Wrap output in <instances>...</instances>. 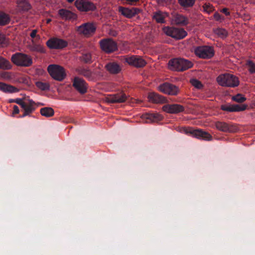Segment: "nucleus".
I'll return each instance as SVG.
<instances>
[{
	"label": "nucleus",
	"instance_id": "nucleus-1",
	"mask_svg": "<svg viewBox=\"0 0 255 255\" xmlns=\"http://www.w3.org/2000/svg\"><path fill=\"white\" fill-rule=\"evenodd\" d=\"M216 80L218 84L222 87L234 88L240 84L238 77L229 73L220 75L217 77Z\"/></svg>",
	"mask_w": 255,
	"mask_h": 255
},
{
	"label": "nucleus",
	"instance_id": "nucleus-2",
	"mask_svg": "<svg viewBox=\"0 0 255 255\" xmlns=\"http://www.w3.org/2000/svg\"><path fill=\"white\" fill-rule=\"evenodd\" d=\"M192 62L182 58H174L168 62L169 69L173 71H183L192 67Z\"/></svg>",
	"mask_w": 255,
	"mask_h": 255
},
{
	"label": "nucleus",
	"instance_id": "nucleus-3",
	"mask_svg": "<svg viewBox=\"0 0 255 255\" xmlns=\"http://www.w3.org/2000/svg\"><path fill=\"white\" fill-rule=\"evenodd\" d=\"M47 71L51 77L58 81H63L66 77L65 69L56 64H51L48 66Z\"/></svg>",
	"mask_w": 255,
	"mask_h": 255
},
{
	"label": "nucleus",
	"instance_id": "nucleus-4",
	"mask_svg": "<svg viewBox=\"0 0 255 255\" xmlns=\"http://www.w3.org/2000/svg\"><path fill=\"white\" fill-rule=\"evenodd\" d=\"M11 61L16 65L22 67H29L32 64V59L30 56L17 53L11 56Z\"/></svg>",
	"mask_w": 255,
	"mask_h": 255
},
{
	"label": "nucleus",
	"instance_id": "nucleus-5",
	"mask_svg": "<svg viewBox=\"0 0 255 255\" xmlns=\"http://www.w3.org/2000/svg\"><path fill=\"white\" fill-rule=\"evenodd\" d=\"M162 30L167 35L176 39H182L187 34V32L183 28L166 26Z\"/></svg>",
	"mask_w": 255,
	"mask_h": 255
},
{
	"label": "nucleus",
	"instance_id": "nucleus-6",
	"mask_svg": "<svg viewBox=\"0 0 255 255\" xmlns=\"http://www.w3.org/2000/svg\"><path fill=\"white\" fill-rule=\"evenodd\" d=\"M100 45L101 49L107 53H111L118 50L117 43L111 38L101 40Z\"/></svg>",
	"mask_w": 255,
	"mask_h": 255
},
{
	"label": "nucleus",
	"instance_id": "nucleus-7",
	"mask_svg": "<svg viewBox=\"0 0 255 255\" xmlns=\"http://www.w3.org/2000/svg\"><path fill=\"white\" fill-rule=\"evenodd\" d=\"M96 29V26L94 23L87 22L77 27L76 31L80 34L89 37L95 32Z\"/></svg>",
	"mask_w": 255,
	"mask_h": 255
},
{
	"label": "nucleus",
	"instance_id": "nucleus-8",
	"mask_svg": "<svg viewBox=\"0 0 255 255\" xmlns=\"http://www.w3.org/2000/svg\"><path fill=\"white\" fill-rule=\"evenodd\" d=\"M75 5L81 11H93L96 8L95 4L88 0H76Z\"/></svg>",
	"mask_w": 255,
	"mask_h": 255
},
{
	"label": "nucleus",
	"instance_id": "nucleus-9",
	"mask_svg": "<svg viewBox=\"0 0 255 255\" xmlns=\"http://www.w3.org/2000/svg\"><path fill=\"white\" fill-rule=\"evenodd\" d=\"M158 89L160 92L172 96L177 95L179 92L178 87L168 83H165L159 85Z\"/></svg>",
	"mask_w": 255,
	"mask_h": 255
},
{
	"label": "nucleus",
	"instance_id": "nucleus-10",
	"mask_svg": "<svg viewBox=\"0 0 255 255\" xmlns=\"http://www.w3.org/2000/svg\"><path fill=\"white\" fill-rule=\"evenodd\" d=\"M196 54L200 58L206 59L211 58L214 55L213 48L209 46L198 47L195 50Z\"/></svg>",
	"mask_w": 255,
	"mask_h": 255
},
{
	"label": "nucleus",
	"instance_id": "nucleus-11",
	"mask_svg": "<svg viewBox=\"0 0 255 255\" xmlns=\"http://www.w3.org/2000/svg\"><path fill=\"white\" fill-rule=\"evenodd\" d=\"M125 61L129 65L136 68H142L145 66L146 62L144 59L140 56H132L125 58Z\"/></svg>",
	"mask_w": 255,
	"mask_h": 255
},
{
	"label": "nucleus",
	"instance_id": "nucleus-12",
	"mask_svg": "<svg viewBox=\"0 0 255 255\" xmlns=\"http://www.w3.org/2000/svg\"><path fill=\"white\" fill-rule=\"evenodd\" d=\"M73 86L81 94H84L87 92L88 84L82 78L75 77L73 81Z\"/></svg>",
	"mask_w": 255,
	"mask_h": 255
},
{
	"label": "nucleus",
	"instance_id": "nucleus-13",
	"mask_svg": "<svg viewBox=\"0 0 255 255\" xmlns=\"http://www.w3.org/2000/svg\"><path fill=\"white\" fill-rule=\"evenodd\" d=\"M127 99V96L123 92L110 95L105 98V101L108 103H122Z\"/></svg>",
	"mask_w": 255,
	"mask_h": 255
},
{
	"label": "nucleus",
	"instance_id": "nucleus-14",
	"mask_svg": "<svg viewBox=\"0 0 255 255\" xmlns=\"http://www.w3.org/2000/svg\"><path fill=\"white\" fill-rule=\"evenodd\" d=\"M47 46L50 49H62L67 46V42L62 39L53 38L48 40Z\"/></svg>",
	"mask_w": 255,
	"mask_h": 255
},
{
	"label": "nucleus",
	"instance_id": "nucleus-15",
	"mask_svg": "<svg viewBox=\"0 0 255 255\" xmlns=\"http://www.w3.org/2000/svg\"><path fill=\"white\" fill-rule=\"evenodd\" d=\"M13 102L20 105L24 110V112L22 117H25L30 115L34 110V108L33 107L34 104L33 102L30 101L29 103H26L23 102V100L21 99H15L13 100Z\"/></svg>",
	"mask_w": 255,
	"mask_h": 255
},
{
	"label": "nucleus",
	"instance_id": "nucleus-16",
	"mask_svg": "<svg viewBox=\"0 0 255 255\" xmlns=\"http://www.w3.org/2000/svg\"><path fill=\"white\" fill-rule=\"evenodd\" d=\"M162 110L169 114H178L183 112L184 107L179 104H166L162 107Z\"/></svg>",
	"mask_w": 255,
	"mask_h": 255
},
{
	"label": "nucleus",
	"instance_id": "nucleus-17",
	"mask_svg": "<svg viewBox=\"0 0 255 255\" xmlns=\"http://www.w3.org/2000/svg\"><path fill=\"white\" fill-rule=\"evenodd\" d=\"M119 11L122 15L128 18H131L135 14L138 13L140 10L139 8L133 7L132 8H126L122 6L119 7Z\"/></svg>",
	"mask_w": 255,
	"mask_h": 255
},
{
	"label": "nucleus",
	"instance_id": "nucleus-18",
	"mask_svg": "<svg viewBox=\"0 0 255 255\" xmlns=\"http://www.w3.org/2000/svg\"><path fill=\"white\" fill-rule=\"evenodd\" d=\"M186 132L190 133L197 138H202L208 140L212 139V136L210 133L201 129H190Z\"/></svg>",
	"mask_w": 255,
	"mask_h": 255
},
{
	"label": "nucleus",
	"instance_id": "nucleus-19",
	"mask_svg": "<svg viewBox=\"0 0 255 255\" xmlns=\"http://www.w3.org/2000/svg\"><path fill=\"white\" fill-rule=\"evenodd\" d=\"M147 98L148 101L153 104L167 103V101L165 97L154 92L149 93Z\"/></svg>",
	"mask_w": 255,
	"mask_h": 255
},
{
	"label": "nucleus",
	"instance_id": "nucleus-20",
	"mask_svg": "<svg viewBox=\"0 0 255 255\" xmlns=\"http://www.w3.org/2000/svg\"><path fill=\"white\" fill-rule=\"evenodd\" d=\"M58 14L62 19L66 20H74L77 18L76 14L66 9H60L58 10Z\"/></svg>",
	"mask_w": 255,
	"mask_h": 255
},
{
	"label": "nucleus",
	"instance_id": "nucleus-21",
	"mask_svg": "<svg viewBox=\"0 0 255 255\" xmlns=\"http://www.w3.org/2000/svg\"><path fill=\"white\" fill-rule=\"evenodd\" d=\"M216 127L219 130L224 132H235L237 130L236 126L224 122H217L216 123Z\"/></svg>",
	"mask_w": 255,
	"mask_h": 255
},
{
	"label": "nucleus",
	"instance_id": "nucleus-22",
	"mask_svg": "<svg viewBox=\"0 0 255 255\" xmlns=\"http://www.w3.org/2000/svg\"><path fill=\"white\" fill-rule=\"evenodd\" d=\"M106 70L111 74H116L121 71V66L116 62H112L107 64L105 66Z\"/></svg>",
	"mask_w": 255,
	"mask_h": 255
},
{
	"label": "nucleus",
	"instance_id": "nucleus-23",
	"mask_svg": "<svg viewBox=\"0 0 255 255\" xmlns=\"http://www.w3.org/2000/svg\"><path fill=\"white\" fill-rule=\"evenodd\" d=\"M77 73L88 79H92L93 76V72L88 68L80 67L76 69Z\"/></svg>",
	"mask_w": 255,
	"mask_h": 255
},
{
	"label": "nucleus",
	"instance_id": "nucleus-24",
	"mask_svg": "<svg viewBox=\"0 0 255 255\" xmlns=\"http://www.w3.org/2000/svg\"><path fill=\"white\" fill-rule=\"evenodd\" d=\"M173 21L175 24L186 25L188 23V18L184 16L177 14L174 15Z\"/></svg>",
	"mask_w": 255,
	"mask_h": 255
},
{
	"label": "nucleus",
	"instance_id": "nucleus-25",
	"mask_svg": "<svg viewBox=\"0 0 255 255\" xmlns=\"http://www.w3.org/2000/svg\"><path fill=\"white\" fill-rule=\"evenodd\" d=\"M142 117L151 123L157 122L162 119V117L158 114H146L143 115Z\"/></svg>",
	"mask_w": 255,
	"mask_h": 255
},
{
	"label": "nucleus",
	"instance_id": "nucleus-26",
	"mask_svg": "<svg viewBox=\"0 0 255 255\" xmlns=\"http://www.w3.org/2000/svg\"><path fill=\"white\" fill-rule=\"evenodd\" d=\"M0 90L4 92L10 93L16 92L18 91L16 87L1 82H0Z\"/></svg>",
	"mask_w": 255,
	"mask_h": 255
},
{
	"label": "nucleus",
	"instance_id": "nucleus-27",
	"mask_svg": "<svg viewBox=\"0 0 255 255\" xmlns=\"http://www.w3.org/2000/svg\"><path fill=\"white\" fill-rule=\"evenodd\" d=\"M17 4L19 8L23 11H28L31 8L30 3L26 0H18Z\"/></svg>",
	"mask_w": 255,
	"mask_h": 255
},
{
	"label": "nucleus",
	"instance_id": "nucleus-28",
	"mask_svg": "<svg viewBox=\"0 0 255 255\" xmlns=\"http://www.w3.org/2000/svg\"><path fill=\"white\" fill-rule=\"evenodd\" d=\"M11 67L12 66L8 60L0 56V69L9 70L10 69Z\"/></svg>",
	"mask_w": 255,
	"mask_h": 255
},
{
	"label": "nucleus",
	"instance_id": "nucleus-29",
	"mask_svg": "<svg viewBox=\"0 0 255 255\" xmlns=\"http://www.w3.org/2000/svg\"><path fill=\"white\" fill-rule=\"evenodd\" d=\"M54 110L52 108L45 107L41 109L40 114L43 116L46 117H50L54 115Z\"/></svg>",
	"mask_w": 255,
	"mask_h": 255
},
{
	"label": "nucleus",
	"instance_id": "nucleus-30",
	"mask_svg": "<svg viewBox=\"0 0 255 255\" xmlns=\"http://www.w3.org/2000/svg\"><path fill=\"white\" fill-rule=\"evenodd\" d=\"M9 21V16L3 12L0 11V25H6Z\"/></svg>",
	"mask_w": 255,
	"mask_h": 255
},
{
	"label": "nucleus",
	"instance_id": "nucleus-31",
	"mask_svg": "<svg viewBox=\"0 0 255 255\" xmlns=\"http://www.w3.org/2000/svg\"><path fill=\"white\" fill-rule=\"evenodd\" d=\"M28 49L32 52H38L40 53H44L45 50L44 47L40 44H35L33 43L28 45Z\"/></svg>",
	"mask_w": 255,
	"mask_h": 255
},
{
	"label": "nucleus",
	"instance_id": "nucleus-32",
	"mask_svg": "<svg viewBox=\"0 0 255 255\" xmlns=\"http://www.w3.org/2000/svg\"><path fill=\"white\" fill-rule=\"evenodd\" d=\"M213 31L215 34L221 38H225L228 35V32L227 31L226 29L222 28H216L214 29Z\"/></svg>",
	"mask_w": 255,
	"mask_h": 255
},
{
	"label": "nucleus",
	"instance_id": "nucleus-33",
	"mask_svg": "<svg viewBox=\"0 0 255 255\" xmlns=\"http://www.w3.org/2000/svg\"><path fill=\"white\" fill-rule=\"evenodd\" d=\"M153 18L158 23H164L165 16L161 11H157L154 13Z\"/></svg>",
	"mask_w": 255,
	"mask_h": 255
},
{
	"label": "nucleus",
	"instance_id": "nucleus-34",
	"mask_svg": "<svg viewBox=\"0 0 255 255\" xmlns=\"http://www.w3.org/2000/svg\"><path fill=\"white\" fill-rule=\"evenodd\" d=\"M180 5L184 7L192 6L195 2V0H178Z\"/></svg>",
	"mask_w": 255,
	"mask_h": 255
},
{
	"label": "nucleus",
	"instance_id": "nucleus-35",
	"mask_svg": "<svg viewBox=\"0 0 255 255\" xmlns=\"http://www.w3.org/2000/svg\"><path fill=\"white\" fill-rule=\"evenodd\" d=\"M247 108V106L246 105H232V112H240L245 111Z\"/></svg>",
	"mask_w": 255,
	"mask_h": 255
},
{
	"label": "nucleus",
	"instance_id": "nucleus-36",
	"mask_svg": "<svg viewBox=\"0 0 255 255\" xmlns=\"http://www.w3.org/2000/svg\"><path fill=\"white\" fill-rule=\"evenodd\" d=\"M232 99L237 103H242L246 100V98L241 94H238L232 97Z\"/></svg>",
	"mask_w": 255,
	"mask_h": 255
},
{
	"label": "nucleus",
	"instance_id": "nucleus-37",
	"mask_svg": "<svg viewBox=\"0 0 255 255\" xmlns=\"http://www.w3.org/2000/svg\"><path fill=\"white\" fill-rule=\"evenodd\" d=\"M36 86L42 90H48L49 88V85L47 83L37 82L36 83Z\"/></svg>",
	"mask_w": 255,
	"mask_h": 255
},
{
	"label": "nucleus",
	"instance_id": "nucleus-38",
	"mask_svg": "<svg viewBox=\"0 0 255 255\" xmlns=\"http://www.w3.org/2000/svg\"><path fill=\"white\" fill-rule=\"evenodd\" d=\"M190 83L194 87L197 89H201L203 87L201 82L197 79H193L190 80Z\"/></svg>",
	"mask_w": 255,
	"mask_h": 255
},
{
	"label": "nucleus",
	"instance_id": "nucleus-39",
	"mask_svg": "<svg viewBox=\"0 0 255 255\" xmlns=\"http://www.w3.org/2000/svg\"><path fill=\"white\" fill-rule=\"evenodd\" d=\"M246 65L248 67V70L251 73H255V64L252 61H248Z\"/></svg>",
	"mask_w": 255,
	"mask_h": 255
},
{
	"label": "nucleus",
	"instance_id": "nucleus-40",
	"mask_svg": "<svg viewBox=\"0 0 255 255\" xmlns=\"http://www.w3.org/2000/svg\"><path fill=\"white\" fill-rule=\"evenodd\" d=\"M1 77L5 80H9L12 79L13 75L8 72H4L1 74Z\"/></svg>",
	"mask_w": 255,
	"mask_h": 255
},
{
	"label": "nucleus",
	"instance_id": "nucleus-41",
	"mask_svg": "<svg viewBox=\"0 0 255 255\" xmlns=\"http://www.w3.org/2000/svg\"><path fill=\"white\" fill-rule=\"evenodd\" d=\"M7 43L4 35L0 34V46L1 47L5 46Z\"/></svg>",
	"mask_w": 255,
	"mask_h": 255
},
{
	"label": "nucleus",
	"instance_id": "nucleus-42",
	"mask_svg": "<svg viewBox=\"0 0 255 255\" xmlns=\"http://www.w3.org/2000/svg\"><path fill=\"white\" fill-rule=\"evenodd\" d=\"M91 55L90 53L83 54L82 56V60L85 63H88L91 61Z\"/></svg>",
	"mask_w": 255,
	"mask_h": 255
},
{
	"label": "nucleus",
	"instance_id": "nucleus-43",
	"mask_svg": "<svg viewBox=\"0 0 255 255\" xmlns=\"http://www.w3.org/2000/svg\"><path fill=\"white\" fill-rule=\"evenodd\" d=\"M203 9L204 11L207 12L208 13H210L213 11L214 9L213 6L210 4L209 3H205L203 6Z\"/></svg>",
	"mask_w": 255,
	"mask_h": 255
},
{
	"label": "nucleus",
	"instance_id": "nucleus-44",
	"mask_svg": "<svg viewBox=\"0 0 255 255\" xmlns=\"http://www.w3.org/2000/svg\"><path fill=\"white\" fill-rule=\"evenodd\" d=\"M214 18L217 21H219L220 22L222 21L224 18L221 14H220L218 12H215L214 14Z\"/></svg>",
	"mask_w": 255,
	"mask_h": 255
},
{
	"label": "nucleus",
	"instance_id": "nucleus-45",
	"mask_svg": "<svg viewBox=\"0 0 255 255\" xmlns=\"http://www.w3.org/2000/svg\"><path fill=\"white\" fill-rule=\"evenodd\" d=\"M221 109L223 111H224L232 112V105H230V106L222 105L221 107Z\"/></svg>",
	"mask_w": 255,
	"mask_h": 255
},
{
	"label": "nucleus",
	"instance_id": "nucleus-46",
	"mask_svg": "<svg viewBox=\"0 0 255 255\" xmlns=\"http://www.w3.org/2000/svg\"><path fill=\"white\" fill-rule=\"evenodd\" d=\"M19 112V109L17 106H14L13 110L12 113V116H14L15 114H18Z\"/></svg>",
	"mask_w": 255,
	"mask_h": 255
},
{
	"label": "nucleus",
	"instance_id": "nucleus-47",
	"mask_svg": "<svg viewBox=\"0 0 255 255\" xmlns=\"http://www.w3.org/2000/svg\"><path fill=\"white\" fill-rule=\"evenodd\" d=\"M37 30H36V29L33 30L31 31V32L30 34V36H31L32 38H34V37H36V34H37Z\"/></svg>",
	"mask_w": 255,
	"mask_h": 255
},
{
	"label": "nucleus",
	"instance_id": "nucleus-48",
	"mask_svg": "<svg viewBox=\"0 0 255 255\" xmlns=\"http://www.w3.org/2000/svg\"><path fill=\"white\" fill-rule=\"evenodd\" d=\"M221 11L224 13L226 15H230V12L228 11V9L227 8H224L221 10Z\"/></svg>",
	"mask_w": 255,
	"mask_h": 255
},
{
	"label": "nucleus",
	"instance_id": "nucleus-49",
	"mask_svg": "<svg viewBox=\"0 0 255 255\" xmlns=\"http://www.w3.org/2000/svg\"><path fill=\"white\" fill-rule=\"evenodd\" d=\"M110 34L113 36H116L118 34L117 31L114 30H112L110 31Z\"/></svg>",
	"mask_w": 255,
	"mask_h": 255
},
{
	"label": "nucleus",
	"instance_id": "nucleus-50",
	"mask_svg": "<svg viewBox=\"0 0 255 255\" xmlns=\"http://www.w3.org/2000/svg\"><path fill=\"white\" fill-rule=\"evenodd\" d=\"M20 82H22L23 83H27V80L26 79V78L25 77H21L20 79Z\"/></svg>",
	"mask_w": 255,
	"mask_h": 255
},
{
	"label": "nucleus",
	"instance_id": "nucleus-51",
	"mask_svg": "<svg viewBox=\"0 0 255 255\" xmlns=\"http://www.w3.org/2000/svg\"><path fill=\"white\" fill-rule=\"evenodd\" d=\"M127 1L129 2V4H132L133 2H137L139 1V0H126Z\"/></svg>",
	"mask_w": 255,
	"mask_h": 255
},
{
	"label": "nucleus",
	"instance_id": "nucleus-52",
	"mask_svg": "<svg viewBox=\"0 0 255 255\" xmlns=\"http://www.w3.org/2000/svg\"><path fill=\"white\" fill-rule=\"evenodd\" d=\"M51 19H50V18L47 19H46V23H49L50 22H51Z\"/></svg>",
	"mask_w": 255,
	"mask_h": 255
},
{
	"label": "nucleus",
	"instance_id": "nucleus-53",
	"mask_svg": "<svg viewBox=\"0 0 255 255\" xmlns=\"http://www.w3.org/2000/svg\"><path fill=\"white\" fill-rule=\"evenodd\" d=\"M141 102H142V101L140 100H136V103H137V104H140Z\"/></svg>",
	"mask_w": 255,
	"mask_h": 255
},
{
	"label": "nucleus",
	"instance_id": "nucleus-54",
	"mask_svg": "<svg viewBox=\"0 0 255 255\" xmlns=\"http://www.w3.org/2000/svg\"><path fill=\"white\" fill-rule=\"evenodd\" d=\"M247 19L248 20H250V16H249V15L247 16Z\"/></svg>",
	"mask_w": 255,
	"mask_h": 255
},
{
	"label": "nucleus",
	"instance_id": "nucleus-55",
	"mask_svg": "<svg viewBox=\"0 0 255 255\" xmlns=\"http://www.w3.org/2000/svg\"><path fill=\"white\" fill-rule=\"evenodd\" d=\"M13 100H12L10 101V103H11V102H13Z\"/></svg>",
	"mask_w": 255,
	"mask_h": 255
},
{
	"label": "nucleus",
	"instance_id": "nucleus-56",
	"mask_svg": "<svg viewBox=\"0 0 255 255\" xmlns=\"http://www.w3.org/2000/svg\"><path fill=\"white\" fill-rule=\"evenodd\" d=\"M37 37H38V38H40V36L39 35H37Z\"/></svg>",
	"mask_w": 255,
	"mask_h": 255
}]
</instances>
